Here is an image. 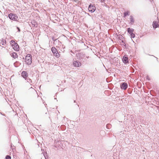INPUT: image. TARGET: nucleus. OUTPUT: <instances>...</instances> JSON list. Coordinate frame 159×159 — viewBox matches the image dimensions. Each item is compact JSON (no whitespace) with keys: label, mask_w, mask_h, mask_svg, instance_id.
Segmentation results:
<instances>
[{"label":"nucleus","mask_w":159,"mask_h":159,"mask_svg":"<svg viewBox=\"0 0 159 159\" xmlns=\"http://www.w3.org/2000/svg\"><path fill=\"white\" fill-rule=\"evenodd\" d=\"M13 158L14 159H19L18 158L16 157V155H15V154H13Z\"/></svg>","instance_id":"21"},{"label":"nucleus","mask_w":159,"mask_h":159,"mask_svg":"<svg viewBox=\"0 0 159 159\" xmlns=\"http://www.w3.org/2000/svg\"><path fill=\"white\" fill-rule=\"evenodd\" d=\"M88 14L89 16H90V15H89V14L88 13Z\"/></svg>","instance_id":"32"},{"label":"nucleus","mask_w":159,"mask_h":159,"mask_svg":"<svg viewBox=\"0 0 159 159\" xmlns=\"http://www.w3.org/2000/svg\"><path fill=\"white\" fill-rule=\"evenodd\" d=\"M156 57V58L157 59H158V58H157V57Z\"/></svg>","instance_id":"31"},{"label":"nucleus","mask_w":159,"mask_h":159,"mask_svg":"<svg viewBox=\"0 0 159 159\" xmlns=\"http://www.w3.org/2000/svg\"><path fill=\"white\" fill-rule=\"evenodd\" d=\"M10 14H9L8 15V17H9V18H10Z\"/></svg>","instance_id":"27"},{"label":"nucleus","mask_w":159,"mask_h":159,"mask_svg":"<svg viewBox=\"0 0 159 159\" xmlns=\"http://www.w3.org/2000/svg\"><path fill=\"white\" fill-rule=\"evenodd\" d=\"M123 62L125 63H127L128 62V59L127 57L124 56L123 58Z\"/></svg>","instance_id":"10"},{"label":"nucleus","mask_w":159,"mask_h":159,"mask_svg":"<svg viewBox=\"0 0 159 159\" xmlns=\"http://www.w3.org/2000/svg\"><path fill=\"white\" fill-rule=\"evenodd\" d=\"M6 159H10V156L9 155H7L6 157Z\"/></svg>","instance_id":"22"},{"label":"nucleus","mask_w":159,"mask_h":159,"mask_svg":"<svg viewBox=\"0 0 159 159\" xmlns=\"http://www.w3.org/2000/svg\"><path fill=\"white\" fill-rule=\"evenodd\" d=\"M18 17L16 15L11 13V20L18 21Z\"/></svg>","instance_id":"5"},{"label":"nucleus","mask_w":159,"mask_h":159,"mask_svg":"<svg viewBox=\"0 0 159 159\" xmlns=\"http://www.w3.org/2000/svg\"><path fill=\"white\" fill-rule=\"evenodd\" d=\"M11 46L14 50L18 51L19 50V46L18 44L15 42L13 40L11 41Z\"/></svg>","instance_id":"2"},{"label":"nucleus","mask_w":159,"mask_h":159,"mask_svg":"<svg viewBox=\"0 0 159 159\" xmlns=\"http://www.w3.org/2000/svg\"><path fill=\"white\" fill-rule=\"evenodd\" d=\"M14 148L15 147L14 146L13 147L11 145V149H12V150L14 153V150H15Z\"/></svg>","instance_id":"18"},{"label":"nucleus","mask_w":159,"mask_h":159,"mask_svg":"<svg viewBox=\"0 0 159 159\" xmlns=\"http://www.w3.org/2000/svg\"><path fill=\"white\" fill-rule=\"evenodd\" d=\"M77 106H78V107H79V106L78 105H77Z\"/></svg>","instance_id":"33"},{"label":"nucleus","mask_w":159,"mask_h":159,"mask_svg":"<svg viewBox=\"0 0 159 159\" xmlns=\"http://www.w3.org/2000/svg\"><path fill=\"white\" fill-rule=\"evenodd\" d=\"M152 26L154 29H155L156 28L159 27V25L158 24V21L154 20L153 21L152 23Z\"/></svg>","instance_id":"8"},{"label":"nucleus","mask_w":159,"mask_h":159,"mask_svg":"<svg viewBox=\"0 0 159 159\" xmlns=\"http://www.w3.org/2000/svg\"><path fill=\"white\" fill-rule=\"evenodd\" d=\"M59 42H54V44H59ZM61 43V42H60Z\"/></svg>","instance_id":"23"},{"label":"nucleus","mask_w":159,"mask_h":159,"mask_svg":"<svg viewBox=\"0 0 159 159\" xmlns=\"http://www.w3.org/2000/svg\"><path fill=\"white\" fill-rule=\"evenodd\" d=\"M128 87V84L125 82L122 83L120 84V87L122 89L126 90Z\"/></svg>","instance_id":"7"},{"label":"nucleus","mask_w":159,"mask_h":159,"mask_svg":"<svg viewBox=\"0 0 159 159\" xmlns=\"http://www.w3.org/2000/svg\"><path fill=\"white\" fill-rule=\"evenodd\" d=\"M130 23L133 24L134 22V20L133 16L131 15L130 16Z\"/></svg>","instance_id":"12"},{"label":"nucleus","mask_w":159,"mask_h":159,"mask_svg":"<svg viewBox=\"0 0 159 159\" xmlns=\"http://www.w3.org/2000/svg\"><path fill=\"white\" fill-rule=\"evenodd\" d=\"M76 102L75 100H74V102Z\"/></svg>","instance_id":"30"},{"label":"nucleus","mask_w":159,"mask_h":159,"mask_svg":"<svg viewBox=\"0 0 159 159\" xmlns=\"http://www.w3.org/2000/svg\"><path fill=\"white\" fill-rule=\"evenodd\" d=\"M129 11H127L124 13V17H125L127 16H129Z\"/></svg>","instance_id":"14"},{"label":"nucleus","mask_w":159,"mask_h":159,"mask_svg":"<svg viewBox=\"0 0 159 159\" xmlns=\"http://www.w3.org/2000/svg\"><path fill=\"white\" fill-rule=\"evenodd\" d=\"M151 2L152 1H153V0H149Z\"/></svg>","instance_id":"28"},{"label":"nucleus","mask_w":159,"mask_h":159,"mask_svg":"<svg viewBox=\"0 0 159 159\" xmlns=\"http://www.w3.org/2000/svg\"><path fill=\"white\" fill-rule=\"evenodd\" d=\"M86 58H87V59H88L89 58V56H86Z\"/></svg>","instance_id":"26"},{"label":"nucleus","mask_w":159,"mask_h":159,"mask_svg":"<svg viewBox=\"0 0 159 159\" xmlns=\"http://www.w3.org/2000/svg\"><path fill=\"white\" fill-rule=\"evenodd\" d=\"M52 39L54 42H60L59 40H58L57 39H55L53 37L52 38Z\"/></svg>","instance_id":"17"},{"label":"nucleus","mask_w":159,"mask_h":159,"mask_svg":"<svg viewBox=\"0 0 159 159\" xmlns=\"http://www.w3.org/2000/svg\"><path fill=\"white\" fill-rule=\"evenodd\" d=\"M25 80H26L27 82L30 83H32V80H31L29 78L27 77V79H25Z\"/></svg>","instance_id":"15"},{"label":"nucleus","mask_w":159,"mask_h":159,"mask_svg":"<svg viewBox=\"0 0 159 159\" xmlns=\"http://www.w3.org/2000/svg\"><path fill=\"white\" fill-rule=\"evenodd\" d=\"M80 54H79L78 55H76V57H77V58L78 59H79L78 58V57H80L79 58L78 60L79 61L75 60L73 61V64L75 67H79L81 66V62L82 61V60H81V59L80 57Z\"/></svg>","instance_id":"1"},{"label":"nucleus","mask_w":159,"mask_h":159,"mask_svg":"<svg viewBox=\"0 0 159 159\" xmlns=\"http://www.w3.org/2000/svg\"><path fill=\"white\" fill-rule=\"evenodd\" d=\"M25 62L27 65H30L32 63V56L30 54H27L25 56Z\"/></svg>","instance_id":"3"},{"label":"nucleus","mask_w":159,"mask_h":159,"mask_svg":"<svg viewBox=\"0 0 159 159\" xmlns=\"http://www.w3.org/2000/svg\"><path fill=\"white\" fill-rule=\"evenodd\" d=\"M16 28H17V29L18 30V31L19 32H20V28L19 27H17Z\"/></svg>","instance_id":"24"},{"label":"nucleus","mask_w":159,"mask_h":159,"mask_svg":"<svg viewBox=\"0 0 159 159\" xmlns=\"http://www.w3.org/2000/svg\"><path fill=\"white\" fill-rule=\"evenodd\" d=\"M127 30L128 33L130 34L133 33L134 30L133 29L129 28L127 29Z\"/></svg>","instance_id":"13"},{"label":"nucleus","mask_w":159,"mask_h":159,"mask_svg":"<svg viewBox=\"0 0 159 159\" xmlns=\"http://www.w3.org/2000/svg\"><path fill=\"white\" fill-rule=\"evenodd\" d=\"M22 76L25 79H27L28 77V75L27 72L25 71H23L21 73Z\"/></svg>","instance_id":"9"},{"label":"nucleus","mask_w":159,"mask_h":159,"mask_svg":"<svg viewBox=\"0 0 159 159\" xmlns=\"http://www.w3.org/2000/svg\"><path fill=\"white\" fill-rule=\"evenodd\" d=\"M51 51L54 56L57 58L60 57V54L58 52L57 49L55 47H52L51 48Z\"/></svg>","instance_id":"4"},{"label":"nucleus","mask_w":159,"mask_h":159,"mask_svg":"<svg viewBox=\"0 0 159 159\" xmlns=\"http://www.w3.org/2000/svg\"><path fill=\"white\" fill-rule=\"evenodd\" d=\"M13 58L15 59L18 57V55L16 52H13L11 53V56Z\"/></svg>","instance_id":"11"},{"label":"nucleus","mask_w":159,"mask_h":159,"mask_svg":"<svg viewBox=\"0 0 159 159\" xmlns=\"http://www.w3.org/2000/svg\"><path fill=\"white\" fill-rule=\"evenodd\" d=\"M96 7L95 6L90 4L88 7V10L91 13L93 12L96 10Z\"/></svg>","instance_id":"6"},{"label":"nucleus","mask_w":159,"mask_h":159,"mask_svg":"<svg viewBox=\"0 0 159 159\" xmlns=\"http://www.w3.org/2000/svg\"><path fill=\"white\" fill-rule=\"evenodd\" d=\"M111 127V125L110 124H108L106 125V128L108 129H110Z\"/></svg>","instance_id":"16"},{"label":"nucleus","mask_w":159,"mask_h":159,"mask_svg":"<svg viewBox=\"0 0 159 159\" xmlns=\"http://www.w3.org/2000/svg\"><path fill=\"white\" fill-rule=\"evenodd\" d=\"M45 153H43V155L45 158V159H49V157L48 156H47V155L46 156H45Z\"/></svg>","instance_id":"20"},{"label":"nucleus","mask_w":159,"mask_h":159,"mask_svg":"<svg viewBox=\"0 0 159 159\" xmlns=\"http://www.w3.org/2000/svg\"><path fill=\"white\" fill-rule=\"evenodd\" d=\"M11 108L12 109V111H14L13 110V109L12 108Z\"/></svg>","instance_id":"29"},{"label":"nucleus","mask_w":159,"mask_h":159,"mask_svg":"<svg viewBox=\"0 0 159 159\" xmlns=\"http://www.w3.org/2000/svg\"><path fill=\"white\" fill-rule=\"evenodd\" d=\"M105 1V0H101L100 1L102 2H104Z\"/></svg>","instance_id":"25"},{"label":"nucleus","mask_w":159,"mask_h":159,"mask_svg":"<svg viewBox=\"0 0 159 159\" xmlns=\"http://www.w3.org/2000/svg\"><path fill=\"white\" fill-rule=\"evenodd\" d=\"M130 35L131 36V38H134L135 37V35L134 33H132L131 34H130Z\"/></svg>","instance_id":"19"}]
</instances>
